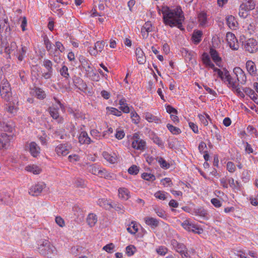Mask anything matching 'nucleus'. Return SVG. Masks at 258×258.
<instances>
[{
  "label": "nucleus",
  "instance_id": "7",
  "mask_svg": "<svg viewBox=\"0 0 258 258\" xmlns=\"http://www.w3.org/2000/svg\"><path fill=\"white\" fill-rule=\"evenodd\" d=\"M226 39L229 47L234 50H237L239 48V43L234 34L228 32L226 34Z\"/></svg>",
  "mask_w": 258,
  "mask_h": 258
},
{
  "label": "nucleus",
  "instance_id": "41",
  "mask_svg": "<svg viewBox=\"0 0 258 258\" xmlns=\"http://www.w3.org/2000/svg\"><path fill=\"white\" fill-rule=\"evenodd\" d=\"M131 224L133 225L131 227H128L127 228V230L130 233L135 234L138 231L137 225L136 223L134 221L132 222Z\"/></svg>",
  "mask_w": 258,
  "mask_h": 258
},
{
  "label": "nucleus",
  "instance_id": "21",
  "mask_svg": "<svg viewBox=\"0 0 258 258\" xmlns=\"http://www.w3.org/2000/svg\"><path fill=\"white\" fill-rule=\"evenodd\" d=\"M17 48V45L15 42L12 41L9 44L8 46H6L5 48V52L9 54V57L11 58L10 54L14 53V55H16V50Z\"/></svg>",
  "mask_w": 258,
  "mask_h": 258
},
{
  "label": "nucleus",
  "instance_id": "43",
  "mask_svg": "<svg viewBox=\"0 0 258 258\" xmlns=\"http://www.w3.org/2000/svg\"><path fill=\"white\" fill-rule=\"evenodd\" d=\"M228 183L231 187L233 189L238 188L239 187V183L237 181H235L232 177L228 179Z\"/></svg>",
  "mask_w": 258,
  "mask_h": 258
},
{
  "label": "nucleus",
  "instance_id": "11",
  "mask_svg": "<svg viewBox=\"0 0 258 258\" xmlns=\"http://www.w3.org/2000/svg\"><path fill=\"white\" fill-rule=\"evenodd\" d=\"M29 150L31 155L34 157H37L40 153V148L34 142H32L29 144Z\"/></svg>",
  "mask_w": 258,
  "mask_h": 258
},
{
  "label": "nucleus",
  "instance_id": "36",
  "mask_svg": "<svg viewBox=\"0 0 258 258\" xmlns=\"http://www.w3.org/2000/svg\"><path fill=\"white\" fill-rule=\"evenodd\" d=\"M34 92L35 96L39 99H43L46 97L44 91L41 88H35Z\"/></svg>",
  "mask_w": 258,
  "mask_h": 258
},
{
  "label": "nucleus",
  "instance_id": "28",
  "mask_svg": "<svg viewBox=\"0 0 258 258\" xmlns=\"http://www.w3.org/2000/svg\"><path fill=\"white\" fill-rule=\"evenodd\" d=\"M227 24L231 29H234L237 25V22L235 17L232 15L228 16L226 18Z\"/></svg>",
  "mask_w": 258,
  "mask_h": 258
},
{
  "label": "nucleus",
  "instance_id": "59",
  "mask_svg": "<svg viewBox=\"0 0 258 258\" xmlns=\"http://www.w3.org/2000/svg\"><path fill=\"white\" fill-rule=\"evenodd\" d=\"M55 222L61 227H63L64 225L63 219L59 216L55 218Z\"/></svg>",
  "mask_w": 258,
  "mask_h": 258
},
{
  "label": "nucleus",
  "instance_id": "19",
  "mask_svg": "<svg viewBox=\"0 0 258 258\" xmlns=\"http://www.w3.org/2000/svg\"><path fill=\"white\" fill-rule=\"evenodd\" d=\"M137 60L139 64H144L146 61L145 54L142 49L140 47L137 48L136 50Z\"/></svg>",
  "mask_w": 258,
  "mask_h": 258
},
{
  "label": "nucleus",
  "instance_id": "52",
  "mask_svg": "<svg viewBox=\"0 0 258 258\" xmlns=\"http://www.w3.org/2000/svg\"><path fill=\"white\" fill-rule=\"evenodd\" d=\"M155 197L160 200H164L166 199L165 194L161 191H158L155 194Z\"/></svg>",
  "mask_w": 258,
  "mask_h": 258
},
{
  "label": "nucleus",
  "instance_id": "54",
  "mask_svg": "<svg viewBox=\"0 0 258 258\" xmlns=\"http://www.w3.org/2000/svg\"><path fill=\"white\" fill-rule=\"evenodd\" d=\"M227 169L230 172H233L235 170V166L232 162H228L227 164Z\"/></svg>",
  "mask_w": 258,
  "mask_h": 258
},
{
  "label": "nucleus",
  "instance_id": "60",
  "mask_svg": "<svg viewBox=\"0 0 258 258\" xmlns=\"http://www.w3.org/2000/svg\"><path fill=\"white\" fill-rule=\"evenodd\" d=\"M211 203L216 207H220L221 206L220 201L217 198H214L211 200Z\"/></svg>",
  "mask_w": 258,
  "mask_h": 258
},
{
  "label": "nucleus",
  "instance_id": "1",
  "mask_svg": "<svg viewBox=\"0 0 258 258\" xmlns=\"http://www.w3.org/2000/svg\"><path fill=\"white\" fill-rule=\"evenodd\" d=\"M163 15V22L166 25L171 27L176 26L180 30H183L182 23L184 20L182 11L180 9L171 10L167 7H162L159 10Z\"/></svg>",
  "mask_w": 258,
  "mask_h": 258
},
{
  "label": "nucleus",
  "instance_id": "8",
  "mask_svg": "<svg viewBox=\"0 0 258 258\" xmlns=\"http://www.w3.org/2000/svg\"><path fill=\"white\" fill-rule=\"evenodd\" d=\"M182 226L188 231L201 234L203 232L202 228H199L194 224L190 223L188 220L184 221L181 224Z\"/></svg>",
  "mask_w": 258,
  "mask_h": 258
},
{
  "label": "nucleus",
  "instance_id": "14",
  "mask_svg": "<svg viewBox=\"0 0 258 258\" xmlns=\"http://www.w3.org/2000/svg\"><path fill=\"white\" fill-rule=\"evenodd\" d=\"M79 142L81 144H90L91 143L94 142L88 136V135L86 132H82L78 138Z\"/></svg>",
  "mask_w": 258,
  "mask_h": 258
},
{
  "label": "nucleus",
  "instance_id": "57",
  "mask_svg": "<svg viewBox=\"0 0 258 258\" xmlns=\"http://www.w3.org/2000/svg\"><path fill=\"white\" fill-rule=\"evenodd\" d=\"M158 162L160 163L161 167L163 168H168L169 167V164L167 163V162L162 158L160 157L158 159Z\"/></svg>",
  "mask_w": 258,
  "mask_h": 258
},
{
  "label": "nucleus",
  "instance_id": "17",
  "mask_svg": "<svg viewBox=\"0 0 258 258\" xmlns=\"http://www.w3.org/2000/svg\"><path fill=\"white\" fill-rule=\"evenodd\" d=\"M246 68L248 73L252 76H256L257 70L256 66L252 60H248L246 62Z\"/></svg>",
  "mask_w": 258,
  "mask_h": 258
},
{
  "label": "nucleus",
  "instance_id": "16",
  "mask_svg": "<svg viewBox=\"0 0 258 258\" xmlns=\"http://www.w3.org/2000/svg\"><path fill=\"white\" fill-rule=\"evenodd\" d=\"M12 137L8 136L6 133H2L0 135V147L6 149L9 145V143Z\"/></svg>",
  "mask_w": 258,
  "mask_h": 258
},
{
  "label": "nucleus",
  "instance_id": "13",
  "mask_svg": "<svg viewBox=\"0 0 258 258\" xmlns=\"http://www.w3.org/2000/svg\"><path fill=\"white\" fill-rule=\"evenodd\" d=\"M49 111L51 116L55 119L58 123H62L63 119L60 116L58 113V109L54 107H50Z\"/></svg>",
  "mask_w": 258,
  "mask_h": 258
},
{
  "label": "nucleus",
  "instance_id": "49",
  "mask_svg": "<svg viewBox=\"0 0 258 258\" xmlns=\"http://www.w3.org/2000/svg\"><path fill=\"white\" fill-rule=\"evenodd\" d=\"M114 246L112 243H110L106 245L103 248V249L109 253H112V250L114 248Z\"/></svg>",
  "mask_w": 258,
  "mask_h": 258
},
{
  "label": "nucleus",
  "instance_id": "9",
  "mask_svg": "<svg viewBox=\"0 0 258 258\" xmlns=\"http://www.w3.org/2000/svg\"><path fill=\"white\" fill-rule=\"evenodd\" d=\"M70 149L71 148L68 144H61L56 146L55 151L58 156H64L69 153Z\"/></svg>",
  "mask_w": 258,
  "mask_h": 258
},
{
  "label": "nucleus",
  "instance_id": "55",
  "mask_svg": "<svg viewBox=\"0 0 258 258\" xmlns=\"http://www.w3.org/2000/svg\"><path fill=\"white\" fill-rule=\"evenodd\" d=\"M142 27L143 28V30H145V31L149 32H151L152 31V24L150 22H146Z\"/></svg>",
  "mask_w": 258,
  "mask_h": 258
},
{
  "label": "nucleus",
  "instance_id": "4",
  "mask_svg": "<svg viewBox=\"0 0 258 258\" xmlns=\"http://www.w3.org/2000/svg\"><path fill=\"white\" fill-rule=\"evenodd\" d=\"M244 48L249 53H254L258 50V42L253 38H249L243 42Z\"/></svg>",
  "mask_w": 258,
  "mask_h": 258
},
{
  "label": "nucleus",
  "instance_id": "27",
  "mask_svg": "<svg viewBox=\"0 0 258 258\" xmlns=\"http://www.w3.org/2000/svg\"><path fill=\"white\" fill-rule=\"evenodd\" d=\"M202 59L203 63L206 65V67H208L210 68H213L214 64L212 62L209 55L207 53H204L202 56Z\"/></svg>",
  "mask_w": 258,
  "mask_h": 258
},
{
  "label": "nucleus",
  "instance_id": "6",
  "mask_svg": "<svg viewBox=\"0 0 258 258\" xmlns=\"http://www.w3.org/2000/svg\"><path fill=\"white\" fill-rule=\"evenodd\" d=\"M146 146V142L135 134L132 138V147L136 150H143Z\"/></svg>",
  "mask_w": 258,
  "mask_h": 258
},
{
  "label": "nucleus",
  "instance_id": "62",
  "mask_svg": "<svg viewBox=\"0 0 258 258\" xmlns=\"http://www.w3.org/2000/svg\"><path fill=\"white\" fill-rule=\"evenodd\" d=\"M79 247L78 246H73L71 249V252L75 256H77L79 254Z\"/></svg>",
  "mask_w": 258,
  "mask_h": 258
},
{
  "label": "nucleus",
  "instance_id": "34",
  "mask_svg": "<svg viewBox=\"0 0 258 258\" xmlns=\"http://www.w3.org/2000/svg\"><path fill=\"white\" fill-rule=\"evenodd\" d=\"M225 76L226 81L228 82V84L229 85V87H231L232 89H236V85L235 82L233 81V79L229 75L228 72H227L225 73Z\"/></svg>",
  "mask_w": 258,
  "mask_h": 258
},
{
  "label": "nucleus",
  "instance_id": "53",
  "mask_svg": "<svg viewBox=\"0 0 258 258\" xmlns=\"http://www.w3.org/2000/svg\"><path fill=\"white\" fill-rule=\"evenodd\" d=\"M247 4H247L245 5L246 10L249 11L254 9L255 4L252 0L248 1Z\"/></svg>",
  "mask_w": 258,
  "mask_h": 258
},
{
  "label": "nucleus",
  "instance_id": "50",
  "mask_svg": "<svg viewBox=\"0 0 258 258\" xmlns=\"http://www.w3.org/2000/svg\"><path fill=\"white\" fill-rule=\"evenodd\" d=\"M157 252L161 255H164L168 251V249L166 247L164 246H160L158 249H157Z\"/></svg>",
  "mask_w": 258,
  "mask_h": 258
},
{
  "label": "nucleus",
  "instance_id": "63",
  "mask_svg": "<svg viewBox=\"0 0 258 258\" xmlns=\"http://www.w3.org/2000/svg\"><path fill=\"white\" fill-rule=\"evenodd\" d=\"M199 117L200 119V120L201 121V122L205 125H207L208 124V120H207V118H206V117L204 115H199Z\"/></svg>",
  "mask_w": 258,
  "mask_h": 258
},
{
  "label": "nucleus",
  "instance_id": "45",
  "mask_svg": "<svg viewBox=\"0 0 258 258\" xmlns=\"http://www.w3.org/2000/svg\"><path fill=\"white\" fill-rule=\"evenodd\" d=\"M142 177L145 180L148 181H154L155 180V176L151 173H143Z\"/></svg>",
  "mask_w": 258,
  "mask_h": 258
},
{
  "label": "nucleus",
  "instance_id": "31",
  "mask_svg": "<svg viewBox=\"0 0 258 258\" xmlns=\"http://www.w3.org/2000/svg\"><path fill=\"white\" fill-rule=\"evenodd\" d=\"M202 35L203 32L202 31H194L192 36V40L195 43H199L201 41V37Z\"/></svg>",
  "mask_w": 258,
  "mask_h": 258
},
{
  "label": "nucleus",
  "instance_id": "51",
  "mask_svg": "<svg viewBox=\"0 0 258 258\" xmlns=\"http://www.w3.org/2000/svg\"><path fill=\"white\" fill-rule=\"evenodd\" d=\"M131 117L135 123L137 124L139 122L140 116L136 112H132Z\"/></svg>",
  "mask_w": 258,
  "mask_h": 258
},
{
  "label": "nucleus",
  "instance_id": "61",
  "mask_svg": "<svg viewBox=\"0 0 258 258\" xmlns=\"http://www.w3.org/2000/svg\"><path fill=\"white\" fill-rule=\"evenodd\" d=\"M124 136V133L122 131H118L116 132L115 134V137L117 139H122Z\"/></svg>",
  "mask_w": 258,
  "mask_h": 258
},
{
  "label": "nucleus",
  "instance_id": "42",
  "mask_svg": "<svg viewBox=\"0 0 258 258\" xmlns=\"http://www.w3.org/2000/svg\"><path fill=\"white\" fill-rule=\"evenodd\" d=\"M136 250V248L133 245H130L126 247V253L130 256L133 255Z\"/></svg>",
  "mask_w": 258,
  "mask_h": 258
},
{
  "label": "nucleus",
  "instance_id": "18",
  "mask_svg": "<svg viewBox=\"0 0 258 258\" xmlns=\"http://www.w3.org/2000/svg\"><path fill=\"white\" fill-rule=\"evenodd\" d=\"M25 170L35 175L39 174L42 172L41 167L35 164H30L26 166L25 167Z\"/></svg>",
  "mask_w": 258,
  "mask_h": 258
},
{
  "label": "nucleus",
  "instance_id": "30",
  "mask_svg": "<svg viewBox=\"0 0 258 258\" xmlns=\"http://www.w3.org/2000/svg\"><path fill=\"white\" fill-rule=\"evenodd\" d=\"M75 185L78 188H85L87 186V181L81 178H76L74 181Z\"/></svg>",
  "mask_w": 258,
  "mask_h": 258
},
{
  "label": "nucleus",
  "instance_id": "10",
  "mask_svg": "<svg viewBox=\"0 0 258 258\" xmlns=\"http://www.w3.org/2000/svg\"><path fill=\"white\" fill-rule=\"evenodd\" d=\"M233 73L237 77L238 81L244 84L246 82V77L244 72L239 67H235L233 69Z\"/></svg>",
  "mask_w": 258,
  "mask_h": 258
},
{
  "label": "nucleus",
  "instance_id": "5",
  "mask_svg": "<svg viewBox=\"0 0 258 258\" xmlns=\"http://www.w3.org/2000/svg\"><path fill=\"white\" fill-rule=\"evenodd\" d=\"M171 244L176 251L180 254L182 258H187L189 256L187 249L183 244L178 243L175 239L171 240Z\"/></svg>",
  "mask_w": 258,
  "mask_h": 258
},
{
  "label": "nucleus",
  "instance_id": "47",
  "mask_svg": "<svg viewBox=\"0 0 258 258\" xmlns=\"http://www.w3.org/2000/svg\"><path fill=\"white\" fill-rule=\"evenodd\" d=\"M91 135L96 139H100L101 137L100 133L96 129H93L90 131Z\"/></svg>",
  "mask_w": 258,
  "mask_h": 258
},
{
  "label": "nucleus",
  "instance_id": "37",
  "mask_svg": "<svg viewBox=\"0 0 258 258\" xmlns=\"http://www.w3.org/2000/svg\"><path fill=\"white\" fill-rule=\"evenodd\" d=\"M59 73L61 76L65 78L66 80H68L70 78L68 68L67 66L64 65L62 66L59 70Z\"/></svg>",
  "mask_w": 258,
  "mask_h": 258
},
{
  "label": "nucleus",
  "instance_id": "22",
  "mask_svg": "<svg viewBox=\"0 0 258 258\" xmlns=\"http://www.w3.org/2000/svg\"><path fill=\"white\" fill-rule=\"evenodd\" d=\"M210 54L213 60L216 63L217 66L220 67L219 63L221 62L222 59L219 56L218 52L213 48H211L210 49Z\"/></svg>",
  "mask_w": 258,
  "mask_h": 258
},
{
  "label": "nucleus",
  "instance_id": "25",
  "mask_svg": "<svg viewBox=\"0 0 258 258\" xmlns=\"http://www.w3.org/2000/svg\"><path fill=\"white\" fill-rule=\"evenodd\" d=\"M118 196L123 200H127L130 198L128 190L124 187H120L118 189Z\"/></svg>",
  "mask_w": 258,
  "mask_h": 258
},
{
  "label": "nucleus",
  "instance_id": "24",
  "mask_svg": "<svg viewBox=\"0 0 258 258\" xmlns=\"http://www.w3.org/2000/svg\"><path fill=\"white\" fill-rule=\"evenodd\" d=\"M98 205L106 210H110L113 208V206L105 199H99L97 201Z\"/></svg>",
  "mask_w": 258,
  "mask_h": 258
},
{
  "label": "nucleus",
  "instance_id": "3",
  "mask_svg": "<svg viewBox=\"0 0 258 258\" xmlns=\"http://www.w3.org/2000/svg\"><path fill=\"white\" fill-rule=\"evenodd\" d=\"M0 93L2 97L6 101H9L12 95L11 88L7 80H3L0 87Z\"/></svg>",
  "mask_w": 258,
  "mask_h": 258
},
{
  "label": "nucleus",
  "instance_id": "40",
  "mask_svg": "<svg viewBox=\"0 0 258 258\" xmlns=\"http://www.w3.org/2000/svg\"><path fill=\"white\" fill-rule=\"evenodd\" d=\"M102 155L104 158L109 163H114L116 161V159L115 157L111 156L107 152H103L102 153Z\"/></svg>",
  "mask_w": 258,
  "mask_h": 258
},
{
  "label": "nucleus",
  "instance_id": "39",
  "mask_svg": "<svg viewBox=\"0 0 258 258\" xmlns=\"http://www.w3.org/2000/svg\"><path fill=\"white\" fill-rule=\"evenodd\" d=\"M167 127L170 131V132L174 135H178L181 133V131L179 128L174 126L170 124H167Z\"/></svg>",
  "mask_w": 258,
  "mask_h": 258
},
{
  "label": "nucleus",
  "instance_id": "23",
  "mask_svg": "<svg viewBox=\"0 0 258 258\" xmlns=\"http://www.w3.org/2000/svg\"><path fill=\"white\" fill-rule=\"evenodd\" d=\"M193 214L196 216H199L205 219H207L208 213L203 207H197L194 208Z\"/></svg>",
  "mask_w": 258,
  "mask_h": 258
},
{
  "label": "nucleus",
  "instance_id": "33",
  "mask_svg": "<svg viewBox=\"0 0 258 258\" xmlns=\"http://www.w3.org/2000/svg\"><path fill=\"white\" fill-rule=\"evenodd\" d=\"M145 118L148 121L150 122H155L158 123L161 122L160 120L156 116L149 112L145 113Z\"/></svg>",
  "mask_w": 258,
  "mask_h": 258
},
{
  "label": "nucleus",
  "instance_id": "56",
  "mask_svg": "<svg viewBox=\"0 0 258 258\" xmlns=\"http://www.w3.org/2000/svg\"><path fill=\"white\" fill-rule=\"evenodd\" d=\"M55 51L57 50L60 51L61 52H63L64 50V47L62 44V43L59 41H57L55 43Z\"/></svg>",
  "mask_w": 258,
  "mask_h": 258
},
{
  "label": "nucleus",
  "instance_id": "44",
  "mask_svg": "<svg viewBox=\"0 0 258 258\" xmlns=\"http://www.w3.org/2000/svg\"><path fill=\"white\" fill-rule=\"evenodd\" d=\"M43 64L47 71H52V63L51 60L45 59L43 60Z\"/></svg>",
  "mask_w": 258,
  "mask_h": 258
},
{
  "label": "nucleus",
  "instance_id": "26",
  "mask_svg": "<svg viewBox=\"0 0 258 258\" xmlns=\"http://www.w3.org/2000/svg\"><path fill=\"white\" fill-rule=\"evenodd\" d=\"M97 222V217L95 214L90 213L88 215L87 218V222L90 227H92L94 226Z\"/></svg>",
  "mask_w": 258,
  "mask_h": 258
},
{
  "label": "nucleus",
  "instance_id": "58",
  "mask_svg": "<svg viewBox=\"0 0 258 258\" xmlns=\"http://www.w3.org/2000/svg\"><path fill=\"white\" fill-rule=\"evenodd\" d=\"M166 111L169 113L172 114H177V111L176 109L172 107L171 106L168 105L166 107Z\"/></svg>",
  "mask_w": 258,
  "mask_h": 258
},
{
  "label": "nucleus",
  "instance_id": "35",
  "mask_svg": "<svg viewBox=\"0 0 258 258\" xmlns=\"http://www.w3.org/2000/svg\"><path fill=\"white\" fill-rule=\"evenodd\" d=\"M199 22L202 26H205L207 23V14L204 12L200 13L198 15Z\"/></svg>",
  "mask_w": 258,
  "mask_h": 258
},
{
  "label": "nucleus",
  "instance_id": "48",
  "mask_svg": "<svg viewBox=\"0 0 258 258\" xmlns=\"http://www.w3.org/2000/svg\"><path fill=\"white\" fill-rule=\"evenodd\" d=\"M100 168L95 165L90 167L89 171L93 174L98 175Z\"/></svg>",
  "mask_w": 258,
  "mask_h": 258
},
{
  "label": "nucleus",
  "instance_id": "32",
  "mask_svg": "<svg viewBox=\"0 0 258 258\" xmlns=\"http://www.w3.org/2000/svg\"><path fill=\"white\" fill-rule=\"evenodd\" d=\"M145 223L150 226H154V227H157L159 225V222L158 221L152 217H146L144 219Z\"/></svg>",
  "mask_w": 258,
  "mask_h": 258
},
{
  "label": "nucleus",
  "instance_id": "46",
  "mask_svg": "<svg viewBox=\"0 0 258 258\" xmlns=\"http://www.w3.org/2000/svg\"><path fill=\"white\" fill-rule=\"evenodd\" d=\"M139 171V167L136 165H132L128 169V172L131 174H137Z\"/></svg>",
  "mask_w": 258,
  "mask_h": 258
},
{
  "label": "nucleus",
  "instance_id": "2",
  "mask_svg": "<svg viewBox=\"0 0 258 258\" xmlns=\"http://www.w3.org/2000/svg\"><path fill=\"white\" fill-rule=\"evenodd\" d=\"M38 245V252L40 254L47 258H53L57 255L56 247L49 241L41 240Z\"/></svg>",
  "mask_w": 258,
  "mask_h": 258
},
{
  "label": "nucleus",
  "instance_id": "38",
  "mask_svg": "<svg viewBox=\"0 0 258 258\" xmlns=\"http://www.w3.org/2000/svg\"><path fill=\"white\" fill-rule=\"evenodd\" d=\"M27 48L25 46H22L21 50L17 53V56L19 61H22L27 52Z\"/></svg>",
  "mask_w": 258,
  "mask_h": 258
},
{
  "label": "nucleus",
  "instance_id": "15",
  "mask_svg": "<svg viewBox=\"0 0 258 258\" xmlns=\"http://www.w3.org/2000/svg\"><path fill=\"white\" fill-rule=\"evenodd\" d=\"M13 124L12 121L2 120L0 121V130L2 131L12 132Z\"/></svg>",
  "mask_w": 258,
  "mask_h": 258
},
{
  "label": "nucleus",
  "instance_id": "12",
  "mask_svg": "<svg viewBox=\"0 0 258 258\" xmlns=\"http://www.w3.org/2000/svg\"><path fill=\"white\" fill-rule=\"evenodd\" d=\"M45 187V184L44 183H37L31 187L29 194L33 196H37L41 192Z\"/></svg>",
  "mask_w": 258,
  "mask_h": 258
},
{
  "label": "nucleus",
  "instance_id": "20",
  "mask_svg": "<svg viewBox=\"0 0 258 258\" xmlns=\"http://www.w3.org/2000/svg\"><path fill=\"white\" fill-rule=\"evenodd\" d=\"M105 42L104 41H97L94 45V49L91 52V54L96 55L98 52H101L105 46Z\"/></svg>",
  "mask_w": 258,
  "mask_h": 258
},
{
  "label": "nucleus",
  "instance_id": "64",
  "mask_svg": "<svg viewBox=\"0 0 258 258\" xmlns=\"http://www.w3.org/2000/svg\"><path fill=\"white\" fill-rule=\"evenodd\" d=\"M153 142L159 146H163L162 140L158 137H155L153 138Z\"/></svg>",
  "mask_w": 258,
  "mask_h": 258
},
{
  "label": "nucleus",
  "instance_id": "29",
  "mask_svg": "<svg viewBox=\"0 0 258 258\" xmlns=\"http://www.w3.org/2000/svg\"><path fill=\"white\" fill-rule=\"evenodd\" d=\"M245 93L248 95L250 98H251L254 102H256L258 100L257 94L254 91L249 88L246 87L243 89Z\"/></svg>",
  "mask_w": 258,
  "mask_h": 258
}]
</instances>
